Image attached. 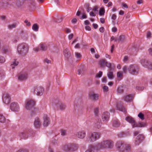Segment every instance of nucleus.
Instances as JSON below:
<instances>
[{
    "instance_id": "nucleus-31",
    "label": "nucleus",
    "mask_w": 152,
    "mask_h": 152,
    "mask_svg": "<svg viewBox=\"0 0 152 152\" xmlns=\"http://www.w3.org/2000/svg\"><path fill=\"white\" fill-rule=\"evenodd\" d=\"M17 26V24L16 23H14L12 24L9 25L8 26V28L10 30H11L13 28H16Z\"/></svg>"
},
{
    "instance_id": "nucleus-34",
    "label": "nucleus",
    "mask_w": 152,
    "mask_h": 152,
    "mask_svg": "<svg viewBox=\"0 0 152 152\" xmlns=\"http://www.w3.org/2000/svg\"><path fill=\"white\" fill-rule=\"evenodd\" d=\"M117 76L118 78V80H120L122 78L123 72H118L117 74Z\"/></svg>"
},
{
    "instance_id": "nucleus-46",
    "label": "nucleus",
    "mask_w": 152,
    "mask_h": 152,
    "mask_svg": "<svg viewBox=\"0 0 152 152\" xmlns=\"http://www.w3.org/2000/svg\"><path fill=\"white\" fill-rule=\"evenodd\" d=\"M144 87L143 86H137L136 89L139 91H142L144 89Z\"/></svg>"
},
{
    "instance_id": "nucleus-64",
    "label": "nucleus",
    "mask_w": 152,
    "mask_h": 152,
    "mask_svg": "<svg viewBox=\"0 0 152 152\" xmlns=\"http://www.w3.org/2000/svg\"><path fill=\"white\" fill-rule=\"evenodd\" d=\"M73 34H70L68 37V38L69 40H71L73 37Z\"/></svg>"
},
{
    "instance_id": "nucleus-11",
    "label": "nucleus",
    "mask_w": 152,
    "mask_h": 152,
    "mask_svg": "<svg viewBox=\"0 0 152 152\" xmlns=\"http://www.w3.org/2000/svg\"><path fill=\"white\" fill-rule=\"evenodd\" d=\"M43 125L45 126H47L50 123L49 118L47 114H44L43 117Z\"/></svg>"
},
{
    "instance_id": "nucleus-54",
    "label": "nucleus",
    "mask_w": 152,
    "mask_h": 152,
    "mask_svg": "<svg viewBox=\"0 0 152 152\" xmlns=\"http://www.w3.org/2000/svg\"><path fill=\"white\" fill-rule=\"evenodd\" d=\"M77 21V19L75 18L71 20V22L73 24L76 23Z\"/></svg>"
},
{
    "instance_id": "nucleus-36",
    "label": "nucleus",
    "mask_w": 152,
    "mask_h": 152,
    "mask_svg": "<svg viewBox=\"0 0 152 152\" xmlns=\"http://www.w3.org/2000/svg\"><path fill=\"white\" fill-rule=\"evenodd\" d=\"M106 65L107 67L109 68L108 70L111 71L113 70L114 69L111 67V63L108 62L107 61V63L106 64Z\"/></svg>"
},
{
    "instance_id": "nucleus-13",
    "label": "nucleus",
    "mask_w": 152,
    "mask_h": 152,
    "mask_svg": "<svg viewBox=\"0 0 152 152\" xmlns=\"http://www.w3.org/2000/svg\"><path fill=\"white\" fill-rule=\"evenodd\" d=\"M99 95L98 94L91 93L89 94V97L91 99L94 101L97 100L99 99Z\"/></svg>"
},
{
    "instance_id": "nucleus-9",
    "label": "nucleus",
    "mask_w": 152,
    "mask_h": 152,
    "mask_svg": "<svg viewBox=\"0 0 152 152\" xmlns=\"http://www.w3.org/2000/svg\"><path fill=\"white\" fill-rule=\"evenodd\" d=\"M10 109L14 112H18L20 110V107L17 103L14 102L12 103L10 106Z\"/></svg>"
},
{
    "instance_id": "nucleus-41",
    "label": "nucleus",
    "mask_w": 152,
    "mask_h": 152,
    "mask_svg": "<svg viewBox=\"0 0 152 152\" xmlns=\"http://www.w3.org/2000/svg\"><path fill=\"white\" fill-rule=\"evenodd\" d=\"M75 57L77 59H80L82 57L81 55L79 53L75 52Z\"/></svg>"
},
{
    "instance_id": "nucleus-18",
    "label": "nucleus",
    "mask_w": 152,
    "mask_h": 152,
    "mask_svg": "<svg viewBox=\"0 0 152 152\" xmlns=\"http://www.w3.org/2000/svg\"><path fill=\"white\" fill-rule=\"evenodd\" d=\"M146 125L145 123L144 122H141L138 123H135L132 125V128L137 127H144Z\"/></svg>"
},
{
    "instance_id": "nucleus-33",
    "label": "nucleus",
    "mask_w": 152,
    "mask_h": 152,
    "mask_svg": "<svg viewBox=\"0 0 152 152\" xmlns=\"http://www.w3.org/2000/svg\"><path fill=\"white\" fill-rule=\"evenodd\" d=\"M120 125L119 121L118 120H116L114 121L113 126L115 127H118Z\"/></svg>"
},
{
    "instance_id": "nucleus-23",
    "label": "nucleus",
    "mask_w": 152,
    "mask_h": 152,
    "mask_svg": "<svg viewBox=\"0 0 152 152\" xmlns=\"http://www.w3.org/2000/svg\"><path fill=\"white\" fill-rule=\"evenodd\" d=\"M64 56L67 58L70 57L71 53L69 49L66 48L64 50Z\"/></svg>"
},
{
    "instance_id": "nucleus-51",
    "label": "nucleus",
    "mask_w": 152,
    "mask_h": 152,
    "mask_svg": "<svg viewBox=\"0 0 152 152\" xmlns=\"http://www.w3.org/2000/svg\"><path fill=\"white\" fill-rule=\"evenodd\" d=\"M117 91L120 94H121L123 92V90L120 87H119L118 88Z\"/></svg>"
},
{
    "instance_id": "nucleus-48",
    "label": "nucleus",
    "mask_w": 152,
    "mask_h": 152,
    "mask_svg": "<svg viewBox=\"0 0 152 152\" xmlns=\"http://www.w3.org/2000/svg\"><path fill=\"white\" fill-rule=\"evenodd\" d=\"M5 61V59L3 56H0V63H3Z\"/></svg>"
},
{
    "instance_id": "nucleus-3",
    "label": "nucleus",
    "mask_w": 152,
    "mask_h": 152,
    "mask_svg": "<svg viewBox=\"0 0 152 152\" xmlns=\"http://www.w3.org/2000/svg\"><path fill=\"white\" fill-rule=\"evenodd\" d=\"M117 150L120 152H127L130 148V146L125 144L124 142L120 141L117 142L116 144Z\"/></svg>"
},
{
    "instance_id": "nucleus-2",
    "label": "nucleus",
    "mask_w": 152,
    "mask_h": 152,
    "mask_svg": "<svg viewBox=\"0 0 152 152\" xmlns=\"http://www.w3.org/2000/svg\"><path fill=\"white\" fill-rule=\"evenodd\" d=\"M113 146V143L110 140H103L99 143L97 146V148L99 149L106 148H111Z\"/></svg>"
},
{
    "instance_id": "nucleus-63",
    "label": "nucleus",
    "mask_w": 152,
    "mask_h": 152,
    "mask_svg": "<svg viewBox=\"0 0 152 152\" xmlns=\"http://www.w3.org/2000/svg\"><path fill=\"white\" fill-rule=\"evenodd\" d=\"M93 26L94 28L95 29H96L98 27L97 24L96 23H94L93 24Z\"/></svg>"
},
{
    "instance_id": "nucleus-12",
    "label": "nucleus",
    "mask_w": 152,
    "mask_h": 152,
    "mask_svg": "<svg viewBox=\"0 0 152 152\" xmlns=\"http://www.w3.org/2000/svg\"><path fill=\"white\" fill-rule=\"evenodd\" d=\"M144 139V137L142 134H139L135 140V143L136 145H138Z\"/></svg>"
},
{
    "instance_id": "nucleus-58",
    "label": "nucleus",
    "mask_w": 152,
    "mask_h": 152,
    "mask_svg": "<svg viewBox=\"0 0 152 152\" xmlns=\"http://www.w3.org/2000/svg\"><path fill=\"white\" fill-rule=\"evenodd\" d=\"M66 131L64 130H62L61 131V135L62 136L65 135L66 134Z\"/></svg>"
},
{
    "instance_id": "nucleus-49",
    "label": "nucleus",
    "mask_w": 152,
    "mask_h": 152,
    "mask_svg": "<svg viewBox=\"0 0 152 152\" xmlns=\"http://www.w3.org/2000/svg\"><path fill=\"white\" fill-rule=\"evenodd\" d=\"M102 72L101 71H99V73L96 75V77H100L102 76Z\"/></svg>"
},
{
    "instance_id": "nucleus-28",
    "label": "nucleus",
    "mask_w": 152,
    "mask_h": 152,
    "mask_svg": "<svg viewBox=\"0 0 152 152\" xmlns=\"http://www.w3.org/2000/svg\"><path fill=\"white\" fill-rule=\"evenodd\" d=\"M107 76L108 78L110 79H113L114 78L113 72L111 71L108 70L107 73Z\"/></svg>"
},
{
    "instance_id": "nucleus-22",
    "label": "nucleus",
    "mask_w": 152,
    "mask_h": 152,
    "mask_svg": "<svg viewBox=\"0 0 152 152\" xmlns=\"http://www.w3.org/2000/svg\"><path fill=\"white\" fill-rule=\"evenodd\" d=\"M127 122H129L130 123L132 124V125L134 124H135V121L134 120V118H133L131 116H128L126 117L125 118Z\"/></svg>"
},
{
    "instance_id": "nucleus-25",
    "label": "nucleus",
    "mask_w": 152,
    "mask_h": 152,
    "mask_svg": "<svg viewBox=\"0 0 152 152\" xmlns=\"http://www.w3.org/2000/svg\"><path fill=\"white\" fill-rule=\"evenodd\" d=\"M21 35L22 38L23 40H26L28 39V34L26 32L22 31L21 32Z\"/></svg>"
},
{
    "instance_id": "nucleus-20",
    "label": "nucleus",
    "mask_w": 152,
    "mask_h": 152,
    "mask_svg": "<svg viewBox=\"0 0 152 152\" xmlns=\"http://www.w3.org/2000/svg\"><path fill=\"white\" fill-rule=\"evenodd\" d=\"M132 96L131 95H126L123 97L124 100L127 102L131 101L132 99Z\"/></svg>"
},
{
    "instance_id": "nucleus-38",
    "label": "nucleus",
    "mask_w": 152,
    "mask_h": 152,
    "mask_svg": "<svg viewBox=\"0 0 152 152\" xmlns=\"http://www.w3.org/2000/svg\"><path fill=\"white\" fill-rule=\"evenodd\" d=\"M32 29L34 31H37L38 30L39 27L37 24H34L32 26Z\"/></svg>"
},
{
    "instance_id": "nucleus-15",
    "label": "nucleus",
    "mask_w": 152,
    "mask_h": 152,
    "mask_svg": "<svg viewBox=\"0 0 152 152\" xmlns=\"http://www.w3.org/2000/svg\"><path fill=\"white\" fill-rule=\"evenodd\" d=\"M128 70L130 73L132 75H135L137 72L136 70L135 67L133 65H131L128 68Z\"/></svg>"
},
{
    "instance_id": "nucleus-19",
    "label": "nucleus",
    "mask_w": 152,
    "mask_h": 152,
    "mask_svg": "<svg viewBox=\"0 0 152 152\" xmlns=\"http://www.w3.org/2000/svg\"><path fill=\"white\" fill-rule=\"evenodd\" d=\"M106 63H107V61L104 59L100 60L99 62L100 67L102 68H104L105 65H106Z\"/></svg>"
},
{
    "instance_id": "nucleus-4",
    "label": "nucleus",
    "mask_w": 152,
    "mask_h": 152,
    "mask_svg": "<svg viewBox=\"0 0 152 152\" xmlns=\"http://www.w3.org/2000/svg\"><path fill=\"white\" fill-rule=\"evenodd\" d=\"M100 134L99 133L93 132L89 134L88 136L87 140L89 142L95 141L100 137Z\"/></svg>"
},
{
    "instance_id": "nucleus-61",
    "label": "nucleus",
    "mask_w": 152,
    "mask_h": 152,
    "mask_svg": "<svg viewBox=\"0 0 152 152\" xmlns=\"http://www.w3.org/2000/svg\"><path fill=\"white\" fill-rule=\"evenodd\" d=\"M111 18L112 19H113L114 20H115L116 19V16L115 14H113L112 15Z\"/></svg>"
},
{
    "instance_id": "nucleus-62",
    "label": "nucleus",
    "mask_w": 152,
    "mask_h": 152,
    "mask_svg": "<svg viewBox=\"0 0 152 152\" xmlns=\"http://www.w3.org/2000/svg\"><path fill=\"white\" fill-rule=\"evenodd\" d=\"M100 21L101 23H104L105 22L104 19V18H100Z\"/></svg>"
},
{
    "instance_id": "nucleus-50",
    "label": "nucleus",
    "mask_w": 152,
    "mask_h": 152,
    "mask_svg": "<svg viewBox=\"0 0 152 152\" xmlns=\"http://www.w3.org/2000/svg\"><path fill=\"white\" fill-rule=\"evenodd\" d=\"M25 23L26 24V25L28 26H31V23L29 22H28V20H25L24 21Z\"/></svg>"
},
{
    "instance_id": "nucleus-14",
    "label": "nucleus",
    "mask_w": 152,
    "mask_h": 152,
    "mask_svg": "<svg viewBox=\"0 0 152 152\" xmlns=\"http://www.w3.org/2000/svg\"><path fill=\"white\" fill-rule=\"evenodd\" d=\"M34 125L36 128H39L41 125L40 121L38 117H36L34 122Z\"/></svg>"
},
{
    "instance_id": "nucleus-5",
    "label": "nucleus",
    "mask_w": 152,
    "mask_h": 152,
    "mask_svg": "<svg viewBox=\"0 0 152 152\" xmlns=\"http://www.w3.org/2000/svg\"><path fill=\"white\" fill-rule=\"evenodd\" d=\"M35 104L34 101L32 99H27L26 101L25 108L27 110H30Z\"/></svg>"
},
{
    "instance_id": "nucleus-26",
    "label": "nucleus",
    "mask_w": 152,
    "mask_h": 152,
    "mask_svg": "<svg viewBox=\"0 0 152 152\" xmlns=\"http://www.w3.org/2000/svg\"><path fill=\"white\" fill-rule=\"evenodd\" d=\"M69 144H68L63 145L62 149L65 152H68L70 151Z\"/></svg>"
},
{
    "instance_id": "nucleus-10",
    "label": "nucleus",
    "mask_w": 152,
    "mask_h": 152,
    "mask_svg": "<svg viewBox=\"0 0 152 152\" xmlns=\"http://www.w3.org/2000/svg\"><path fill=\"white\" fill-rule=\"evenodd\" d=\"M110 116L109 113L107 112H104L102 115V119L103 122L106 123L109 120Z\"/></svg>"
},
{
    "instance_id": "nucleus-40",
    "label": "nucleus",
    "mask_w": 152,
    "mask_h": 152,
    "mask_svg": "<svg viewBox=\"0 0 152 152\" xmlns=\"http://www.w3.org/2000/svg\"><path fill=\"white\" fill-rule=\"evenodd\" d=\"M105 13V10L103 8H101L99 11V14L100 16L104 15Z\"/></svg>"
},
{
    "instance_id": "nucleus-43",
    "label": "nucleus",
    "mask_w": 152,
    "mask_h": 152,
    "mask_svg": "<svg viewBox=\"0 0 152 152\" xmlns=\"http://www.w3.org/2000/svg\"><path fill=\"white\" fill-rule=\"evenodd\" d=\"M138 116L141 120H144V115L142 113H140L138 114Z\"/></svg>"
},
{
    "instance_id": "nucleus-16",
    "label": "nucleus",
    "mask_w": 152,
    "mask_h": 152,
    "mask_svg": "<svg viewBox=\"0 0 152 152\" xmlns=\"http://www.w3.org/2000/svg\"><path fill=\"white\" fill-rule=\"evenodd\" d=\"M86 135V133L84 131L79 132L76 134V136L80 139H83L84 138Z\"/></svg>"
},
{
    "instance_id": "nucleus-47",
    "label": "nucleus",
    "mask_w": 152,
    "mask_h": 152,
    "mask_svg": "<svg viewBox=\"0 0 152 152\" xmlns=\"http://www.w3.org/2000/svg\"><path fill=\"white\" fill-rule=\"evenodd\" d=\"M103 90L104 92H107L108 90V88L107 86H104L103 87Z\"/></svg>"
},
{
    "instance_id": "nucleus-17",
    "label": "nucleus",
    "mask_w": 152,
    "mask_h": 152,
    "mask_svg": "<svg viewBox=\"0 0 152 152\" xmlns=\"http://www.w3.org/2000/svg\"><path fill=\"white\" fill-rule=\"evenodd\" d=\"M27 78V74L26 73L20 74L18 76V79L20 81L26 79Z\"/></svg>"
},
{
    "instance_id": "nucleus-44",
    "label": "nucleus",
    "mask_w": 152,
    "mask_h": 152,
    "mask_svg": "<svg viewBox=\"0 0 152 152\" xmlns=\"http://www.w3.org/2000/svg\"><path fill=\"white\" fill-rule=\"evenodd\" d=\"M99 8L98 6H95L94 7L93 9V10L95 12H98V9Z\"/></svg>"
},
{
    "instance_id": "nucleus-7",
    "label": "nucleus",
    "mask_w": 152,
    "mask_h": 152,
    "mask_svg": "<svg viewBox=\"0 0 152 152\" xmlns=\"http://www.w3.org/2000/svg\"><path fill=\"white\" fill-rule=\"evenodd\" d=\"M141 64L144 67L148 68V69H152V63L148 61L143 59L141 61Z\"/></svg>"
},
{
    "instance_id": "nucleus-55",
    "label": "nucleus",
    "mask_w": 152,
    "mask_h": 152,
    "mask_svg": "<svg viewBox=\"0 0 152 152\" xmlns=\"http://www.w3.org/2000/svg\"><path fill=\"white\" fill-rule=\"evenodd\" d=\"M2 50L3 51L4 53H6L9 51V50L7 48H2Z\"/></svg>"
},
{
    "instance_id": "nucleus-57",
    "label": "nucleus",
    "mask_w": 152,
    "mask_h": 152,
    "mask_svg": "<svg viewBox=\"0 0 152 152\" xmlns=\"http://www.w3.org/2000/svg\"><path fill=\"white\" fill-rule=\"evenodd\" d=\"M34 50L35 52H37L38 51L40 50L39 47H36L34 48Z\"/></svg>"
},
{
    "instance_id": "nucleus-45",
    "label": "nucleus",
    "mask_w": 152,
    "mask_h": 152,
    "mask_svg": "<svg viewBox=\"0 0 152 152\" xmlns=\"http://www.w3.org/2000/svg\"><path fill=\"white\" fill-rule=\"evenodd\" d=\"M128 69V68L126 66H124L123 68V72L125 73H126Z\"/></svg>"
},
{
    "instance_id": "nucleus-32",
    "label": "nucleus",
    "mask_w": 152,
    "mask_h": 152,
    "mask_svg": "<svg viewBox=\"0 0 152 152\" xmlns=\"http://www.w3.org/2000/svg\"><path fill=\"white\" fill-rule=\"evenodd\" d=\"M56 106L57 107H59L60 108V109L61 110H64L66 107V106L63 104H58L56 105Z\"/></svg>"
},
{
    "instance_id": "nucleus-37",
    "label": "nucleus",
    "mask_w": 152,
    "mask_h": 152,
    "mask_svg": "<svg viewBox=\"0 0 152 152\" xmlns=\"http://www.w3.org/2000/svg\"><path fill=\"white\" fill-rule=\"evenodd\" d=\"M95 150V148L92 145H90L89 146L88 149L86 152H94Z\"/></svg>"
},
{
    "instance_id": "nucleus-42",
    "label": "nucleus",
    "mask_w": 152,
    "mask_h": 152,
    "mask_svg": "<svg viewBox=\"0 0 152 152\" xmlns=\"http://www.w3.org/2000/svg\"><path fill=\"white\" fill-rule=\"evenodd\" d=\"M119 42H123L125 39V38L124 36L123 35H120L119 37Z\"/></svg>"
},
{
    "instance_id": "nucleus-24",
    "label": "nucleus",
    "mask_w": 152,
    "mask_h": 152,
    "mask_svg": "<svg viewBox=\"0 0 152 152\" xmlns=\"http://www.w3.org/2000/svg\"><path fill=\"white\" fill-rule=\"evenodd\" d=\"M20 136L24 139H26L28 138V135L27 132L26 131H24L21 132L19 134Z\"/></svg>"
},
{
    "instance_id": "nucleus-56",
    "label": "nucleus",
    "mask_w": 152,
    "mask_h": 152,
    "mask_svg": "<svg viewBox=\"0 0 152 152\" xmlns=\"http://www.w3.org/2000/svg\"><path fill=\"white\" fill-rule=\"evenodd\" d=\"M104 28L103 27H100L99 29V31L101 33L104 32Z\"/></svg>"
},
{
    "instance_id": "nucleus-8",
    "label": "nucleus",
    "mask_w": 152,
    "mask_h": 152,
    "mask_svg": "<svg viewBox=\"0 0 152 152\" xmlns=\"http://www.w3.org/2000/svg\"><path fill=\"white\" fill-rule=\"evenodd\" d=\"M35 93L38 96L42 95L44 91L43 88L42 86H37L34 88Z\"/></svg>"
},
{
    "instance_id": "nucleus-6",
    "label": "nucleus",
    "mask_w": 152,
    "mask_h": 152,
    "mask_svg": "<svg viewBox=\"0 0 152 152\" xmlns=\"http://www.w3.org/2000/svg\"><path fill=\"white\" fill-rule=\"evenodd\" d=\"M2 99L4 103L6 104H8L10 100V97L9 94L7 92H4L2 96Z\"/></svg>"
},
{
    "instance_id": "nucleus-59",
    "label": "nucleus",
    "mask_w": 152,
    "mask_h": 152,
    "mask_svg": "<svg viewBox=\"0 0 152 152\" xmlns=\"http://www.w3.org/2000/svg\"><path fill=\"white\" fill-rule=\"evenodd\" d=\"M85 29L86 30H88V31H90L91 30V27L89 26H86Z\"/></svg>"
},
{
    "instance_id": "nucleus-53",
    "label": "nucleus",
    "mask_w": 152,
    "mask_h": 152,
    "mask_svg": "<svg viewBox=\"0 0 152 152\" xmlns=\"http://www.w3.org/2000/svg\"><path fill=\"white\" fill-rule=\"evenodd\" d=\"M86 18H87V16H86V14L85 13H83V15L80 17V19L82 20L83 19Z\"/></svg>"
},
{
    "instance_id": "nucleus-60",
    "label": "nucleus",
    "mask_w": 152,
    "mask_h": 152,
    "mask_svg": "<svg viewBox=\"0 0 152 152\" xmlns=\"http://www.w3.org/2000/svg\"><path fill=\"white\" fill-rule=\"evenodd\" d=\"M121 6H123L124 8H128V6L126 4L124 3H121Z\"/></svg>"
},
{
    "instance_id": "nucleus-27",
    "label": "nucleus",
    "mask_w": 152,
    "mask_h": 152,
    "mask_svg": "<svg viewBox=\"0 0 152 152\" xmlns=\"http://www.w3.org/2000/svg\"><path fill=\"white\" fill-rule=\"evenodd\" d=\"M39 47L40 50L45 51L47 49V46L45 44H41L39 45Z\"/></svg>"
},
{
    "instance_id": "nucleus-21",
    "label": "nucleus",
    "mask_w": 152,
    "mask_h": 152,
    "mask_svg": "<svg viewBox=\"0 0 152 152\" xmlns=\"http://www.w3.org/2000/svg\"><path fill=\"white\" fill-rule=\"evenodd\" d=\"M70 151H76L78 149L77 146L74 144H69Z\"/></svg>"
},
{
    "instance_id": "nucleus-29",
    "label": "nucleus",
    "mask_w": 152,
    "mask_h": 152,
    "mask_svg": "<svg viewBox=\"0 0 152 152\" xmlns=\"http://www.w3.org/2000/svg\"><path fill=\"white\" fill-rule=\"evenodd\" d=\"M19 37L18 35L15 36L12 39V41L14 43H17L19 40Z\"/></svg>"
},
{
    "instance_id": "nucleus-52",
    "label": "nucleus",
    "mask_w": 152,
    "mask_h": 152,
    "mask_svg": "<svg viewBox=\"0 0 152 152\" xmlns=\"http://www.w3.org/2000/svg\"><path fill=\"white\" fill-rule=\"evenodd\" d=\"M94 113L96 115H97L99 113L98 109L97 108H96L94 110Z\"/></svg>"
},
{
    "instance_id": "nucleus-35",
    "label": "nucleus",
    "mask_w": 152,
    "mask_h": 152,
    "mask_svg": "<svg viewBox=\"0 0 152 152\" xmlns=\"http://www.w3.org/2000/svg\"><path fill=\"white\" fill-rule=\"evenodd\" d=\"M117 109L123 112L124 113L126 112V110L124 107L121 106H118L117 107Z\"/></svg>"
},
{
    "instance_id": "nucleus-39",
    "label": "nucleus",
    "mask_w": 152,
    "mask_h": 152,
    "mask_svg": "<svg viewBox=\"0 0 152 152\" xmlns=\"http://www.w3.org/2000/svg\"><path fill=\"white\" fill-rule=\"evenodd\" d=\"M6 121L5 118L3 115L0 114V122L2 123H4Z\"/></svg>"
},
{
    "instance_id": "nucleus-1",
    "label": "nucleus",
    "mask_w": 152,
    "mask_h": 152,
    "mask_svg": "<svg viewBox=\"0 0 152 152\" xmlns=\"http://www.w3.org/2000/svg\"><path fill=\"white\" fill-rule=\"evenodd\" d=\"M29 48L28 45L25 43L19 44L17 46L18 52L20 54L24 55L28 52Z\"/></svg>"
},
{
    "instance_id": "nucleus-30",
    "label": "nucleus",
    "mask_w": 152,
    "mask_h": 152,
    "mask_svg": "<svg viewBox=\"0 0 152 152\" xmlns=\"http://www.w3.org/2000/svg\"><path fill=\"white\" fill-rule=\"evenodd\" d=\"M18 62L17 61V60H15L14 61L12 62L11 66L12 69H14L15 67L18 65Z\"/></svg>"
}]
</instances>
